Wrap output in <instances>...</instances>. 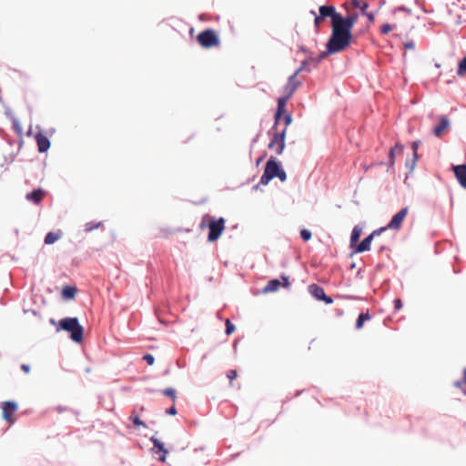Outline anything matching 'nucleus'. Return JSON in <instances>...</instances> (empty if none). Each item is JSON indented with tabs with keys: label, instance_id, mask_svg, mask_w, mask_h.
Returning <instances> with one entry per match:
<instances>
[{
	"label": "nucleus",
	"instance_id": "0e129e2a",
	"mask_svg": "<svg viewBox=\"0 0 466 466\" xmlns=\"http://www.w3.org/2000/svg\"><path fill=\"white\" fill-rule=\"evenodd\" d=\"M302 392H303V390H297V391L295 392V394H294V397H298V396H299Z\"/></svg>",
	"mask_w": 466,
	"mask_h": 466
},
{
	"label": "nucleus",
	"instance_id": "ea45409f",
	"mask_svg": "<svg viewBox=\"0 0 466 466\" xmlns=\"http://www.w3.org/2000/svg\"><path fill=\"white\" fill-rule=\"evenodd\" d=\"M285 147H286V141H282V143H279L276 146V147L274 148L275 149V152L277 155H281L285 149Z\"/></svg>",
	"mask_w": 466,
	"mask_h": 466
},
{
	"label": "nucleus",
	"instance_id": "e433bc0d",
	"mask_svg": "<svg viewBox=\"0 0 466 466\" xmlns=\"http://www.w3.org/2000/svg\"><path fill=\"white\" fill-rule=\"evenodd\" d=\"M395 27L394 25H391V24H389V23H385L383 25H381L380 28V31L382 35H387L389 34L393 28Z\"/></svg>",
	"mask_w": 466,
	"mask_h": 466
},
{
	"label": "nucleus",
	"instance_id": "3c124183",
	"mask_svg": "<svg viewBox=\"0 0 466 466\" xmlns=\"http://www.w3.org/2000/svg\"><path fill=\"white\" fill-rule=\"evenodd\" d=\"M391 148H395V152L398 150L400 153L403 151L404 146L400 143H396Z\"/></svg>",
	"mask_w": 466,
	"mask_h": 466
},
{
	"label": "nucleus",
	"instance_id": "37998d69",
	"mask_svg": "<svg viewBox=\"0 0 466 466\" xmlns=\"http://www.w3.org/2000/svg\"><path fill=\"white\" fill-rule=\"evenodd\" d=\"M130 420H132L133 423L136 425V426H140V425H144L143 421L139 419L138 415L137 414H132L130 416Z\"/></svg>",
	"mask_w": 466,
	"mask_h": 466
},
{
	"label": "nucleus",
	"instance_id": "0eeeda50",
	"mask_svg": "<svg viewBox=\"0 0 466 466\" xmlns=\"http://www.w3.org/2000/svg\"><path fill=\"white\" fill-rule=\"evenodd\" d=\"M2 417L10 425L15 422V413L18 410V405L15 401H4L1 404Z\"/></svg>",
	"mask_w": 466,
	"mask_h": 466
},
{
	"label": "nucleus",
	"instance_id": "a878e982",
	"mask_svg": "<svg viewBox=\"0 0 466 466\" xmlns=\"http://www.w3.org/2000/svg\"><path fill=\"white\" fill-rule=\"evenodd\" d=\"M420 140H414L411 142V145H410V147L412 150V157H413L412 160H411V170H414V168L416 167V162L419 159L418 149L420 147Z\"/></svg>",
	"mask_w": 466,
	"mask_h": 466
},
{
	"label": "nucleus",
	"instance_id": "680f3d73",
	"mask_svg": "<svg viewBox=\"0 0 466 466\" xmlns=\"http://www.w3.org/2000/svg\"><path fill=\"white\" fill-rule=\"evenodd\" d=\"M361 271H362V268H359V270L356 273V278H362Z\"/></svg>",
	"mask_w": 466,
	"mask_h": 466
},
{
	"label": "nucleus",
	"instance_id": "774afa93",
	"mask_svg": "<svg viewBox=\"0 0 466 466\" xmlns=\"http://www.w3.org/2000/svg\"><path fill=\"white\" fill-rule=\"evenodd\" d=\"M462 374L465 375V380H466V367L463 369Z\"/></svg>",
	"mask_w": 466,
	"mask_h": 466
},
{
	"label": "nucleus",
	"instance_id": "603ef678",
	"mask_svg": "<svg viewBox=\"0 0 466 466\" xmlns=\"http://www.w3.org/2000/svg\"><path fill=\"white\" fill-rule=\"evenodd\" d=\"M155 362V358L152 354L147 353V366L153 365Z\"/></svg>",
	"mask_w": 466,
	"mask_h": 466
},
{
	"label": "nucleus",
	"instance_id": "f03ea898",
	"mask_svg": "<svg viewBox=\"0 0 466 466\" xmlns=\"http://www.w3.org/2000/svg\"><path fill=\"white\" fill-rule=\"evenodd\" d=\"M226 219L223 217L215 218L208 214L203 216L199 227L201 228H208V242L213 243L217 241L223 234L226 228Z\"/></svg>",
	"mask_w": 466,
	"mask_h": 466
},
{
	"label": "nucleus",
	"instance_id": "4468645a",
	"mask_svg": "<svg viewBox=\"0 0 466 466\" xmlns=\"http://www.w3.org/2000/svg\"><path fill=\"white\" fill-rule=\"evenodd\" d=\"M280 121L284 122V128H288L289 126L291 125L293 121L292 114L289 112L288 110L283 111L282 114L279 115V116L277 118V113L274 114V124H273V129H276L278 126L279 125Z\"/></svg>",
	"mask_w": 466,
	"mask_h": 466
},
{
	"label": "nucleus",
	"instance_id": "f3484780",
	"mask_svg": "<svg viewBox=\"0 0 466 466\" xmlns=\"http://www.w3.org/2000/svg\"><path fill=\"white\" fill-rule=\"evenodd\" d=\"M46 196V191L42 188H37L33 190L30 193H27L25 196L26 200L33 202L35 204H39L44 197Z\"/></svg>",
	"mask_w": 466,
	"mask_h": 466
},
{
	"label": "nucleus",
	"instance_id": "c9c22d12",
	"mask_svg": "<svg viewBox=\"0 0 466 466\" xmlns=\"http://www.w3.org/2000/svg\"><path fill=\"white\" fill-rule=\"evenodd\" d=\"M351 5L354 8L359 9L360 12V15L362 14V6L363 5H369L368 2H364L361 0H351Z\"/></svg>",
	"mask_w": 466,
	"mask_h": 466
},
{
	"label": "nucleus",
	"instance_id": "09e8293b",
	"mask_svg": "<svg viewBox=\"0 0 466 466\" xmlns=\"http://www.w3.org/2000/svg\"><path fill=\"white\" fill-rule=\"evenodd\" d=\"M404 48L406 50H411V49H414L415 48V43L413 40H410V41H407L406 43H404Z\"/></svg>",
	"mask_w": 466,
	"mask_h": 466
},
{
	"label": "nucleus",
	"instance_id": "5fc2aeb1",
	"mask_svg": "<svg viewBox=\"0 0 466 466\" xmlns=\"http://www.w3.org/2000/svg\"><path fill=\"white\" fill-rule=\"evenodd\" d=\"M267 156V152H264L263 155H261L256 161V166H258L264 159V157Z\"/></svg>",
	"mask_w": 466,
	"mask_h": 466
},
{
	"label": "nucleus",
	"instance_id": "473e14b6",
	"mask_svg": "<svg viewBox=\"0 0 466 466\" xmlns=\"http://www.w3.org/2000/svg\"><path fill=\"white\" fill-rule=\"evenodd\" d=\"M162 393L164 396L171 398L173 400V401H175V400L177 398V390L171 387L166 388L165 390H163Z\"/></svg>",
	"mask_w": 466,
	"mask_h": 466
},
{
	"label": "nucleus",
	"instance_id": "bb28decb",
	"mask_svg": "<svg viewBox=\"0 0 466 466\" xmlns=\"http://www.w3.org/2000/svg\"><path fill=\"white\" fill-rule=\"evenodd\" d=\"M309 64L310 62L309 58H305L304 60L301 61L300 66L295 70L293 74L296 75V76H298V75L300 74L302 71L310 72L311 69L309 67Z\"/></svg>",
	"mask_w": 466,
	"mask_h": 466
},
{
	"label": "nucleus",
	"instance_id": "423d86ee",
	"mask_svg": "<svg viewBox=\"0 0 466 466\" xmlns=\"http://www.w3.org/2000/svg\"><path fill=\"white\" fill-rule=\"evenodd\" d=\"M339 12L332 5H322L319 7V18H330L331 34L336 32Z\"/></svg>",
	"mask_w": 466,
	"mask_h": 466
},
{
	"label": "nucleus",
	"instance_id": "f8f14e48",
	"mask_svg": "<svg viewBox=\"0 0 466 466\" xmlns=\"http://www.w3.org/2000/svg\"><path fill=\"white\" fill-rule=\"evenodd\" d=\"M451 122L447 116H440L439 122L433 127L432 133L436 137H441L443 133L450 127Z\"/></svg>",
	"mask_w": 466,
	"mask_h": 466
},
{
	"label": "nucleus",
	"instance_id": "aec40b11",
	"mask_svg": "<svg viewBox=\"0 0 466 466\" xmlns=\"http://www.w3.org/2000/svg\"><path fill=\"white\" fill-rule=\"evenodd\" d=\"M291 96H292L290 93L289 95L285 93L283 96L278 98L277 108L275 111V113H277V118L279 116L280 114L283 113V111L287 110V104Z\"/></svg>",
	"mask_w": 466,
	"mask_h": 466
},
{
	"label": "nucleus",
	"instance_id": "412c9836",
	"mask_svg": "<svg viewBox=\"0 0 466 466\" xmlns=\"http://www.w3.org/2000/svg\"><path fill=\"white\" fill-rule=\"evenodd\" d=\"M395 158H396V152L395 148H390L388 152V160H387V172L392 173L394 172V165H395ZM379 165L382 166L385 165L384 161H380Z\"/></svg>",
	"mask_w": 466,
	"mask_h": 466
},
{
	"label": "nucleus",
	"instance_id": "2eb2a0df",
	"mask_svg": "<svg viewBox=\"0 0 466 466\" xmlns=\"http://www.w3.org/2000/svg\"><path fill=\"white\" fill-rule=\"evenodd\" d=\"M286 128L282 130H278V127L273 129V126L268 131V135L271 137L270 140L277 145L286 141Z\"/></svg>",
	"mask_w": 466,
	"mask_h": 466
},
{
	"label": "nucleus",
	"instance_id": "c756f323",
	"mask_svg": "<svg viewBox=\"0 0 466 466\" xmlns=\"http://www.w3.org/2000/svg\"><path fill=\"white\" fill-rule=\"evenodd\" d=\"M369 6L370 5H363L361 15L367 17L369 22H373L375 20L376 12H373V11L368 12L367 9L369 8Z\"/></svg>",
	"mask_w": 466,
	"mask_h": 466
},
{
	"label": "nucleus",
	"instance_id": "58836bf2",
	"mask_svg": "<svg viewBox=\"0 0 466 466\" xmlns=\"http://www.w3.org/2000/svg\"><path fill=\"white\" fill-rule=\"evenodd\" d=\"M386 229H388V227H381V228H379L375 230H373L370 234H369L370 237H372V238H374L375 237L377 236H380L383 231H385Z\"/></svg>",
	"mask_w": 466,
	"mask_h": 466
},
{
	"label": "nucleus",
	"instance_id": "20e7f679",
	"mask_svg": "<svg viewBox=\"0 0 466 466\" xmlns=\"http://www.w3.org/2000/svg\"><path fill=\"white\" fill-rule=\"evenodd\" d=\"M344 50H346V48L342 45H340L336 39H334L331 35H329L326 43L325 50L319 54L317 56H313L312 55H310L308 56V58L310 63L314 64V67H317L318 65L328 56L340 53Z\"/></svg>",
	"mask_w": 466,
	"mask_h": 466
},
{
	"label": "nucleus",
	"instance_id": "c85d7f7f",
	"mask_svg": "<svg viewBox=\"0 0 466 466\" xmlns=\"http://www.w3.org/2000/svg\"><path fill=\"white\" fill-rule=\"evenodd\" d=\"M457 75L459 76H462L466 75V56H463L458 62Z\"/></svg>",
	"mask_w": 466,
	"mask_h": 466
},
{
	"label": "nucleus",
	"instance_id": "338daca9",
	"mask_svg": "<svg viewBox=\"0 0 466 466\" xmlns=\"http://www.w3.org/2000/svg\"><path fill=\"white\" fill-rule=\"evenodd\" d=\"M461 390V392H462L464 395H466V387H463V388H462V390Z\"/></svg>",
	"mask_w": 466,
	"mask_h": 466
},
{
	"label": "nucleus",
	"instance_id": "7ed1b4c3",
	"mask_svg": "<svg viewBox=\"0 0 466 466\" xmlns=\"http://www.w3.org/2000/svg\"><path fill=\"white\" fill-rule=\"evenodd\" d=\"M66 330L70 333V338L76 343L83 341L84 328L76 318H65L60 319L57 330Z\"/></svg>",
	"mask_w": 466,
	"mask_h": 466
},
{
	"label": "nucleus",
	"instance_id": "69168bd1",
	"mask_svg": "<svg viewBox=\"0 0 466 466\" xmlns=\"http://www.w3.org/2000/svg\"><path fill=\"white\" fill-rule=\"evenodd\" d=\"M260 185H261V184H259V183H258V184H257V185H254V186H253V187H252V189H253V190H258Z\"/></svg>",
	"mask_w": 466,
	"mask_h": 466
},
{
	"label": "nucleus",
	"instance_id": "b1692460",
	"mask_svg": "<svg viewBox=\"0 0 466 466\" xmlns=\"http://www.w3.org/2000/svg\"><path fill=\"white\" fill-rule=\"evenodd\" d=\"M63 236V233L61 230H56L54 232H48L45 237V244L46 245H51L60 239Z\"/></svg>",
	"mask_w": 466,
	"mask_h": 466
},
{
	"label": "nucleus",
	"instance_id": "1a4fd4ad",
	"mask_svg": "<svg viewBox=\"0 0 466 466\" xmlns=\"http://www.w3.org/2000/svg\"><path fill=\"white\" fill-rule=\"evenodd\" d=\"M409 207H403L400 208L396 214H394L389 223L387 224L388 228L390 229H400L404 218L408 215Z\"/></svg>",
	"mask_w": 466,
	"mask_h": 466
},
{
	"label": "nucleus",
	"instance_id": "a211bd4d",
	"mask_svg": "<svg viewBox=\"0 0 466 466\" xmlns=\"http://www.w3.org/2000/svg\"><path fill=\"white\" fill-rule=\"evenodd\" d=\"M38 151L44 153L50 147V141L46 136L42 133H38L35 136Z\"/></svg>",
	"mask_w": 466,
	"mask_h": 466
},
{
	"label": "nucleus",
	"instance_id": "dca6fc26",
	"mask_svg": "<svg viewBox=\"0 0 466 466\" xmlns=\"http://www.w3.org/2000/svg\"><path fill=\"white\" fill-rule=\"evenodd\" d=\"M300 85L301 81L297 79L296 75L292 74L288 78V83L284 86V92L289 95L290 93L291 96H293L294 92Z\"/></svg>",
	"mask_w": 466,
	"mask_h": 466
},
{
	"label": "nucleus",
	"instance_id": "39448f33",
	"mask_svg": "<svg viewBox=\"0 0 466 466\" xmlns=\"http://www.w3.org/2000/svg\"><path fill=\"white\" fill-rule=\"evenodd\" d=\"M197 41L200 46L206 49L218 46L220 38L218 33L212 28H206L197 35Z\"/></svg>",
	"mask_w": 466,
	"mask_h": 466
},
{
	"label": "nucleus",
	"instance_id": "9d476101",
	"mask_svg": "<svg viewBox=\"0 0 466 466\" xmlns=\"http://www.w3.org/2000/svg\"><path fill=\"white\" fill-rule=\"evenodd\" d=\"M372 240V237L370 235L366 236L360 242H357V244L351 248V253L349 257L352 258L355 254L369 251L370 249Z\"/></svg>",
	"mask_w": 466,
	"mask_h": 466
},
{
	"label": "nucleus",
	"instance_id": "79ce46f5",
	"mask_svg": "<svg viewBox=\"0 0 466 466\" xmlns=\"http://www.w3.org/2000/svg\"><path fill=\"white\" fill-rule=\"evenodd\" d=\"M277 178H279L281 182H285L288 178L287 173L285 169L282 167L281 170L277 174Z\"/></svg>",
	"mask_w": 466,
	"mask_h": 466
},
{
	"label": "nucleus",
	"instance_id": "6e6d98bb",
	"mask_svg": "<svg viewBox=\"0 0 466 466\" xmlns=\"http://www.w3.org/2000/svg\"><path fill=\"white\" fill-rule=\"evenodd\" d=\"M21 369H22V370H23L24 372H25V373H29V371H30V366H29V365H26V364H23V365L21 366Z\"/></svg>",
	"mask_w": 466,
	"mask_h": 466
},
{
	"label": "nucleus",
	"instance_id": "ddd939ff",
	"mask_svg": "<svg viewBox=\"0 0 466 466\" xmlns=\"http://www.w3.org/2000/svg\"><path fill=\"white\" fill-rule=\"evenodd\" d=\"M265 167L268 168L271 176L276 178L277 174L281 170L283 167L281 162L277 157L270 156L266 162Z\"/></svg>",
	"mask_w": 466,
	"mask_h": 466
},
{
	"label": "nucleus",
	"instance_id": "6ab92c4d",
	"mask_svg": "<svg viewBox=\"0 0 466 466\" xmlns=\"http://www.w3.org/2000/svg\"><path fill=\"white\" fill-rule=\"evenodd\" d=\"M309 293L318 301H320L322 298H324L325 290L324 289L315 283L309 285L308 287Z\"/></svg>",
	"mask_w": 466,
	"mask_h": 466
},
{
	"label": "nucleus",
	"instance_id": "2f4dec72",
	"mask_svg": "<svg viewBox=\"0 0 466 466\" xmlns=\"http://www.w3.org/2000/svg\"><path fill=\"white\" fill-rule=\"evenodd\" d=\"M299 236L301 238V239L305 242H308L312 238V233L309 229L308 228H302L300 229L299 231Z\"/></svg>",
	"mask_w": 466,
	"mask_h": 466
},
{
	"label": "nucleus",
	"instance_id": "e2e57ef3",
	"mask_svg": "<svg viewBox=\"0 0 466 466\" xmlns=\"http://www.w3.org/2000/svg\"><path fill=\"white\" fill-rule=\"evenodd\" d=\"M14 126H15V130H16L17 132L21 133V128L18 127V124H17V123H15Z\"/></svg>",
	"mask_w": 466,
	"mask_h": 466
},
{
	"label": "nucleus",
	"instance_id": "c03bdc74",
	"mask_svg": "<svg viewBox=\"0 0 466 466\" xmlns=\"http://www.w3.org/2000/svg\"><path fill=\"white\" fill-rule=\"evenodd\" d=\"M393 305H394L395 310H400L403 307L402 300L400 298L394 299Z\"/></svg>",
	"mask_w": 466,
	"mask_h": 466
},
{
	"label": "nucleus",
	"instance_id": "052dcab7",
	"mask_svg": "<svg viewBox=\"0 0 466 466\" xmlns=\"http://www.w3.org/2000/svg\"><path fill=\"white\" fill-rule=\"evenodd\" d=\"M356 268V263L354 261H352L350 265H349V269H354Z\"/></svg>",
	"mask_w": 466,
	"mask_h": 466
},
{
	"label": "nucleus",
	"instance_id": "4d7b16f0",
	"mask_svg": "<svg viewBox=\"0 0 466 466\" xmlns=\"http://www.w3.org/2000/svg\"><path fill=\"white\" fill-rule=\"evenodd\" d=\"M299 51L307 54L309 52V49L305 46H299Z\"/></svg>",
	"mask_w": 466,
	"mask_h": 466
},
{
	"label": "nucleus",
	"instance_id": "864d4df0",
	"mask_svg": "<svg viewBox=\"0 0 466 466\" xmlns=\"http://www.w3.org/2000/svg\"><path fill=\"white\" fill-rule=\"evenodd\" d=\"M389 247L386 246V245H381L379 248H378V253L379 254H381L382 252L386 251V250H389Z\"/></svg>",
	"mask_w": 466,
	"mask_h": 466
},
{
	"label": "nucleus",
	"instance_id": "4c0bfd02",
	"mask_svg": "<svg viewBox=\"0 0 466 466\" xmlns=\"http://www.w3.org/2000/svg\"><path fill=\"white\" fill-rule=\"evenodd\" d=\"M454 387L457 389L462 390L463 387H466L465 375L462 374V378L459 380L454 381Z\"/></svg>",
	"mask_w": 466,
	"mask_h": 466
},
{
	"label": "nucleus",
	"instance_id": "cd10ccee",
	"mask_svg": "<svg viewBox=\"0 0 466 466\" xmlns=\"http://www.w3.org/2000/svg\"><path fill=\"white\" fill-rule=\"evenodd\" d=\"M274 177L269 173L268 168L264 167V172L260 177L259 184L267 186Z\"/></svg>",
	"mask_w": 466,
	"mask_h": 466
},
{
	"label": "nucleus",
	"instance_id": "393cba45",
	"mask_svg": "<svg viewBox=\"0 0 466 466\" xmlns=\"http://www.w3.org/2000/svg\"><path fill=\"white\" fill-rule=\"evenodd\" d=\"M370 319L371 315L370 314L369 310L366 312H360L356 319L355 329H360L364 326V323Z\"/></svg>",
	"mask_w": 466,
	"mask_h": 466
},
{
	"label": "nucleus",
	"instance_id": "bf43d9fd",
	"mask_svg": "<svg viewBox=\"0 0 466 466\" xmlns=\"http://www.w3.org/2000/svg\"><path fill=\"white\" fill-rule=\"evenodd\" d=\"M406 166L410 168V173L413 172V170H411V161L407 159L406 160Z\"/></svg>",
	"mask_w": 466,
	"mask_h": 466
},
{
	"label": "nucleus",
	"instance_id": "a18cd8bd",
	"mask_svg": "<svg viewBox=\"0 0 466 466\" xmlns=\"http://www.w3.org/2000/svg\"><path fill=\"white\" fill-rule=\"evenodd\" d=\"M322 18H319V14L318 15H315L314 16V27H315V31L316 33H319V21L321 20Z\"/></svg>",
	"mask_w": 466,
	"mask_h": 466
},
{
	"label": "nucleus",
	"instance_id": "8fccbe9b",
	"mask_svg": "<svg viewBox=\"0 0 466 466\" xmlns=\"http://www.w3.org/2000/svg\"><path fill=\"white\" fill-rule=\"evenodd\" d=\"M320 301H323L326 305H330L333 303V299L325 293L324 298H322Z\"/></svg>",
	"mask_w": 466,
	"mask_h": 466
},
{
	"label": "nucleus",
	"instance_id": "f704fd0d",
	"mask_svg": "<svg viewBox=\"0 0 466 466\" xmlns=\"http://www.w3.org/2000/svg\"><path fill=\"white\" fill-rule=\"evenodd\" d=\"M225 326V333L228 336L231 335L236 329V326L228 319H226Z\"/></svg>",
	"mask_w": 466,
	"mask_h": 466
},
{
	"label": "nucleus",
	"instance_id": "4be33fe9",
	"mask_svg": "<svg viewBox=\"0 0 466 466\" xmlns=\"http://www.w3.org/2000/svg\"><path fill=\"white\" fill-rule=\"evenodd\" d=\"M281 282L279 279H271L268 281L267 285L262 289V293L267 294L279 290Z\"/></svg>",
	"mask_w": 466,
	"mask_h": 466
},
{
	"label": "nucleus",
	"instance_id": "f257e3e1",
	"mask_svg": "<svg viewBox=\"0 0 466 466\" xmlns=\"http://www.w3.org/2000/svg\"><path fill=\"white\" fill-rule=\"evenodd\" d=\"M360 14L353 12L348 16H344L341 13L339 15L338 25L334 35H330L346 49L349 48L354 39L352 33L353 27L359 18Z\"/></svg>",
	"mask_w": 466,
	"mask_h": 466
},
{
	"label": "nucleus",
	"instance_id": "72a5a7b5",
	"mask_svg": "<svg viewBox=\"0 0 466 466\" xmlns=\"http://www.w3.org/2000/svg\"><path fill=\"white\" fill-rule=\"evenodd\" d=\"M76 293V289L73 287H65L63 289V295H64V297H66L67 299L74 298Z\"/></svg>",
	"mask_w": 466,
	"mask_h": 466
},
{
	"label": "nucleus",
	"instance_id": "a19ab883",
	"mask_svg": "<svg viewBox=\"0 0 466 466\" xmlns=\"http://www.w3.org/2000/svg\"><path fill=\"white\" fill-rule=\"evenodd\" d=\"M280 277L283 281L282 282L283 287L286 289H289L291 286V282L289 281V276L282 274Z\"/></svg>",
	"mask_w": 466,
	"mask_h": 466
},
{
	"label": "nucleus",
	"instance_id": "9b49d317",
	"mask_svg": "<svg viewBox=\"0 0 466 466\" xmlns=\"http://www.w3.org/2000/svg\"><path fill=\"white\" fill-rule=\"evenodd\" d=\"M451 168L460 186L466 189V164L452 165Z\"/></svg>",
	"mask_w": 466,
	"mask_h": 466
},
{
	"label": "nucleus",
	"instance_id": "13d9d810",
	"mask_svg": "<svg viewBox=\"0 0 466 466\" xmlns=\"http://www.w3.org/2000/svg\"><path fill=\"white\" fill-rule=\"evenodd\" d=\"M277 144L276 143H273L271 140L269 141L268 145V147L269 149H274L276 147Z\"/></svg>",
	"mask_w": 466,
	"mask_h": 466
},
{
	"label": "nucleus",
	"instance_id": "7c9ffc66",
	"mask_svg": "<svg viewBox=\"0 0 466 466\" xmlns=\"http://www.w3.org/2000/svg\"><path fill=\"white\" fill-rule=\"evenodd\" d=\"M102 225H103L102 222H96V221L87 222L85 225V231L86 232H90V231H92L94 229L99 228L100 227H102Z\"/></svg>",
	"mask_w": 466,
	"mask_h": 466
},
{
	"label": "nucleus",
	"instance_id": "49530a36",
	"mask_svg": "<svg viewBox=\"0 0 466 466\" xmlns=\"http://www.w3.org/2000/svg\"><path fill=\"white\" fill-rule=\"evenodd\" d=\"M238 376L236 370H229L227 373V377L229 379V380H233Z\"/></svg>",
	"mask_w": 466,
	"mask_h": 466
},
{
	"label": "nucleus",
	"instance_id": "de8ad7c7",
	"mask_svg": "<svg viewBox=\"0 0 466 466\" xmlns=\"http://www.w3.org/2000/svg\"><path fill=\"white\" fill-rule=\"evenodd\" d=\"M165 412L167 415L174 416L177 413V410L175 405H172L171 407L167 408Z\"/></svg>",
	"mask_w": 466,
	"mask_h": 466
},
{
	"label": "nucleus",
	"instance_id": "5701e85b",
	"mask_svg": "<svg viewBox=\"0 0 466 466\" xmlns=\"http://www.w3.org/2000/svg\"><path fill=\"white\" fill-rule=\"evenodd\" d=\"M362 234V228H360L359 225H356L350 234V249L357 244V242H360V236Z\"/></svg>",
	"mask_w": 466,
	"mask_h": 466
},
{
	"label": "nucleus",
	"instance_id": "6e6552de",
	"mask_svg": "<svg viewBox=\"0 0 466 466\" xmlns=\"http://www.w3.org/2000/svg\"><path fill=\"white\" fill-rule=\"evenodd\" d=\"M149 441L153 443V447L150 449L154 455H157V460L160 462H165L168 450L165 447L163 441L158 440L156 436H151Z\"/></svg>",
	"mask_w": 466,
	"mask_h": 466
}]
</instances>
